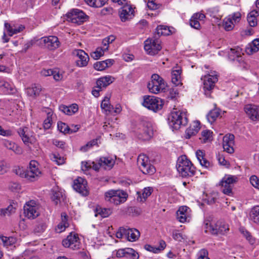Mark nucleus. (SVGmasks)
<instances>
[{"label": "nucleus", "instance_id": "f257e3e1", "mask_svg": "<svg viewBox=\"0 0 259 259\" xmlns=\"http://www.w3.org/2000/svg\"><path fill=\"white\" fill-rule=\"evenodd\" d=\"M176 168L182 177H191L195 174V167L186 155H182L179 157Z\"/></svg>", "mask_w": 259, "mask_h": 259}, {"label": "nucleus", "instance_id": "f03ea898", "mask_svg": "<svg viewBox=\"0 0 259 259\" xmlns=\"http://www.w3.org/2000/svg\"><path fill=\"white\" fill-rule=\"evenodd\" d=\"M169 125L174 130H178L188 123L186 112L182 111H173L168 117Z\"/></svg>", "mask_w": 259, "mask_h": 259}, {"label": "nucleus", "instance_id": "7ed1b4c3", "mask_svg": "<svg viewBox=\"0 0 259 259\" xmlns=\"http://www.w3.org/2000/svg\"><path fill=\"white\" fill-rule=\"evenodd\" d=\"M104 197L106 201L118 205L126 201L128 195L122 190H110L105 193Z\"/></svg>", "mask_w": 259, "mask_h": 259}, {"label": "nucleus", "instance_id": "20e7f679", "mask_svg": "<svg viewBox=\"0 0 259 259\" xmlns=\"http://www.w3.org/2000/svg\"><path fill=\"white\" fill-rule=\"evenodd\" d=\"M166 87L163 78L157 74L151 76V80L148 83L147 87L149 91L153 94H158L164 91Z\"/></svg>", "mask_w": 259, "mask_h": 259}, {"label": "nucleus", "instance_id": "39448f33", "mask_svg": "<svg viewBox=\"0 0 259 259\" xmlns=\"http://www.w3.org/2000/svg\"><path fill=\"white\" fill-rule=\"evenodd\" d=\"M143 105L156 112L162 109L163 101L159 98L153 96H147L144 97Z\"/></svg>", "mask_w": 259, "mask_h": 259}, {"label": "nucleus", "instance_id": "423d86ee", "mask_svg": "<svg viewBox=\"0 0 259 259\" xmlns=\"http://www.w3.org/2000/svg\"><path fill=\"white\" fill-rule=\"evenodd\" d=\"M218 76L215 71H211L201 77V79L203 81V89L206 95L209 96L210 91L214 88L215 83L218 80Z\"/></svg>", "mask_w": 259, "mask_h": 259}, {"label": "nucleus", "instance_id": "0eeeda50", "mask_svg": "<svg viewBox=\"0 0 259 259\" xmlns=\"http://www.w3.org/2000/svg\"><path fill=\"white\" fill-rule=\"evenodd\" d=\"M205 226L206 229L205 232H209L214 235L225 234L229 230L228 225L222 221H217L214 224L207 222L205 223Z\"/></svg>", "mask_w": 259, "mask_h": 259}, {"label": "nucleus", "instance_id": "6e6552de", "mask_svg": "<svg viewBox=\"0 0 259 259\" xmlns=\"http://www.w3.org/2000/svg\"><path fill=\"white\" fill-rule=\"evenodd\" d=\"M144 49L150 55L157 54L161 49L160 41L154 35L152 38H149L144 42Z\"/></svg>", "mask_w": 259, "mask_h": 259}, {"label": "nucleus", "instance_id": "1a4fd4ad", "mask_svg": "<svg viewBox=\"0 0 259 259\" xmlns=\"http://www.w3.org/2000/svg\"><path fill=\"white\" fill-rule=\"evenodd\" d=\"M137 164L141 171L144 174L152 175L155 171V168L149 160L148 157L145 154H140L137 158Z\"/></svg>", "mask_w": 259, "mask_h": 259}, {"label": "nucleus", "instance_id": "9d476101", "mask_svg": "<svg viewBox=\"0 0 259 259\" xmlns=\"http://www.w3.org/2000/svg\"><path fill=\"white\" fill-rule=\"evenodd\" d=\"M236 181L237 177L235 176H225L220 182L222 192L229 196L232 195L233 185Z\"/></svg>", "mask_w": 259, "mask_h": 259}, {"label": "nucleus", "instance_id": "9b49d317", "mask_svg": "<svg viewBox=\"0 0 259 259\" xmlns=\"http://www.w3.org/2000/svg\"><path fill=\"white\" fill-rule=\"evenodd\" d=\"M24 213L29 219H34L39 215V206L35 201L31 200L24 206Z\"/></svg>", "mask_w": 259, "mask_h": 259}, {"label": "nucleus", "instance_id": "f8f14e48", "mask_svg": "<svg viewBox=\"0 0 259 259\" xmlns=\"http://www.w3.org/2000/svg\"><path fill=\"white\" fill-rule=\"evenodd\" d=\"M153 131L151 122L147 121H141L139 131V138L143 140H148L153 136Z\"/></svg>", "mask_w": 259, "mask_h": 259}, {"label": "nucleus", "instance_id": "ddd939ff", "mask_svg": "<svg viewBox=\"0 0 259 259\" xmlns=\"http://www.w3.org/2000/svg\"><path fill=\"white\" fill-rule=\"evenodd\" d=\"M67 17L68 20L72 23L80 25L85 21L87 15L81 10L72 9L67 13Z\"/></svg>", "mask_w": 259, "mask_h": 259}, {"label": "nucleus", "instance_id": "4468645a", "mask_svg": "<svg viewBox=\"0 0 259 259\" xmlns=\"http://www.w3.org/2000/svg\"><path fill=\"white\" fill-rule=\"evenodd\" d=\"M16 174L20 175L21 177L26 179L30 182H34L38 180L41 176V172L40 170H34L28 169L23 170L21 168L16 169Z\"/></svg>", "mask_w": 259, "mask_h": 259}, {"label": "nucleus", "instance_id": "2eb2a0df", "mask_svg": "<svg viewBox=\"0 0 259 259\" xmlns=\"http://www.w3.org/2000/svg\"><path fill=\"white\" fill-rule=\"evenodd\" d=\"M41 41L45 44L46 48L49 50H55L58 48L60 42L58 38L54 35L42 37L40 39Z\"/></svg>", "mask_w": 259, "mask_h": 259}, {"label": "nucleus", "instance_id": "dca6fc26", "mask_svg": "<svg viewBox=\"0 0 259 259\" xmlns=\"http://www.w3.org/2000/svg\"><path fill=\"white\" fill-rule=\"evenodd\" d=\"M62 245L65 247H69L73 250L78 249L80 242L77 235L70 233L62 241Z\"/></svg>", "mask_w": 259, "mask_h": 259}, {"label": "nucleus", "instance_id": "f3484780", "mask_svg": "<svg viewBox=\"0 0 259 259\" xmlns=\"http://www.w3.org/2000/svg\"><path fill=\"white\" fill-rule=\"evenodd\" d=\"M73 55L77 58L76 60V65L79 67H83L87 66L89 57L88 55L82 50H75L73 51Z\"/></svg>", "mask_w": 259, "mask_h": 259}, {"label": "nucleus", "instance_id": "a211bd4d", "mask_svg": "<svg viewBox=\"0 0 259 259\" xmlns=\"http://www.w3.org/2000/svg\"><path fill=\"white\" fill-rule=\"evenodd\" d=\"M73 188L82 196H86L89 194V191L87 189V182L81 178L74 180Z\"/></svg>", "mask_w": 259, "mask_h": 259}, {"label": "nucleus", "instance_id": "6ab92c4d", "mask_svg": "<svg viewBox=\"0 0 259 259\" xmlns=\"http://www.w3.org/2000/svg\"><path fill=\"white\" fill-rule=\"evenodd\" d=\"M119 17L122 22L132 19L134 16V10L131 5H125L119 10Z\"/></svg>", "mask_w": 259, "mask_h": 259}, {"label": "nucleus", "instance_id": "aec40b11", "mask_svg": "<svg viewBox=\"0 0 259 259\" xmlns=\"http://www.w3.org/2000/svg\"><path fill=\"white\" fill-rule=\"evenodd\" d=\"M0 91L6 95L14 94L16 92L12 82H9L2 78H0Z\"/></svg>", "mask_w": 259, "mask_h": 259}, {"label": "nucleus", "instance_id": "412c9836", "mask_svg": "<svg viewBox=\"0 0 259 259\" xmlns=\"http://www.w3.org/2000/svg\"><path fill=\"white\" fill-rule=\"evenodd\" d=\"M244 111L252 120H259V106L247 105L244 107Z\"/></svg>", "mask_w": 259, "mask_h": 259}, {"label": "nucleus", "instance_id": "4be33fe9", "mask_svg": "<svg viewBox=\"0 0 259 259\" xmlns=\"http://www.w3.org/2000/svg\"><path fill=\"white\" fill-rule=\"evenodd\" d=\"M189 209V208L186 206L180 207L176 213L177 218L180 222L185 223L190 218Z\"/></svg>", "mask_w": 259, "mask_h": 259}, {"label": "nucleus", "instance_id": "5701e85b", "mask_svg": "<svg viewBox=\"0 0 259 259\" xmlns=\"http://www.w3.org/2000/svg\"><path fill=\"white\" fill-rule=\"evenodd\" d=\"M17 132L25 145H28L30 143H32L33 137L32 136L29 135L27 127H20L18 130Z\"/></svg>", "mask_w": 259, "mask_h": 259}, {"label": "nucleus", "instance_id": "b1692460", "mask_svg": "<svg viewBox=\"0 0 259 259\" xmlns=\"http://www.w3.org/2000/svg\"><path fill=\"white\" fill-rule=\"evenodd\" d=\"M115 80V78L110 75H106L99 78L97 81V88H106Z\"/></svg>", "mask_w": 259, "mask_h": 259}, {"label": "nucleus", "instance_id": "393cba45", "mask_svg": "<svg viewBox=\"0 0 259 259\" xmlns=\"http://www.w3.org/2000/svg\"><path fill=\"white\" fill-rule=\"evenodd\" d=\"M196 155L202 166L206 168H208L212 166V164L205 158V154L202 151L200 150H197L196 152Z\"/></svg>", "mask_w": 259, "mask_h": 259}, {"label": "nucleus", "instance_id": "a878e982", "mask_svg": "<svg viewBox=\"0 0 259 259\" xmlns=\"http://www.w3.org/2000/svg\"><path fill=\"white\" fill-rule=\"evenodd\" d=\"M114 163V160L110 157H102L99 159V165L105 169H110Z\"/></svg>", "mask_w": 259, "mask_h": 259}, {"label": "nucleus", "instance_id": "bb28decb", "mask_svg": "<svg viewBox=\"0 0 259 259\" xmlns=\"http://www.w3.org/2000/svg\"><path fill=\"white\" fill-rule=\"evenodd\" d=\"M114 62L113 59H107L105 61H99L94 64V68L99 71H102L112 65Z\"/></svg>", "mask_w": 259, "mask_h": 259}, {"label": "nucleus", "instance_id": "cd10ccee", "mask_svg": "<svg viewBox=\"0 0 259 259\" xmlns=\"http://www.w3.org/2000/svg\"><path fill=\"white\" fill-rule=\"evenodd\" d=\"M126 237L131 242L136 241L140 237V232L136 229H131L126 227Z\"/></svg>", "mask_w": 259, "mask_h": 259}, {"label": "nucleus", "instance_id": "c85d7f7f", "mask_svg": "<svg viewBox=\"0 0 259 259\" xmlns=\"http://www.w3.org/2000/svg\"><path fill=\"white\" fill-rule=\"evenodd\" d=\"M200 122L195 121L192 125H191L186 131V138L190 139L191 136L195 135L200 130Z\"/></svg>", "mask_w": 259, "mask_h": 259}, {"label": "nucleus", "instance_id": "c756f323", "mask_svg": "<svg viewBox=\"0 0 259 259\" xmlns=\"http://www.w3.org/2000/svg\"><path fill=\"white\" fill-rule=\"evenodd\" d=\"M41 91V87L39 84H34L26 89L27 95L33 98L38 96Z\"/></svg>", "mask_w": 259, "mask_h": 259}, {"label": "nucleus", "instance_id": "7c9ffc66", "mask_svg": "<svg viewBox=\"0 0 259 259\" xmlns=\"http://www.w3.org/2000/svg\"><path fill=\"white\" fill-rule=\"evenodd\" d=\"M60 110L67 115H71L78 111V105L73 104L70 106L62 105L59 108Z\"/></svg>", "mask_w": 259, "mask_h": 259}, {"label": "nucleus", "instance_id": "2f4dec72", "mask_svg": "<svg viewBox=\"0 0 259 259\" xmlns=\"http://www.w3.org/2000/svg\"><path fill=\"white\" fill-rule=\"evenodd\" d=\"M62 221L60 222L56 228V231L58 233H61L64 231L65 229L69 226L68 223L67 222V215L66 213H61Z\"/></svg>", "mask_w": 259, "mask_h": 259}, {"label": "nucleus", "instance_id": "473e14b6", "mask_svg": "<svg viewBox=\"0 0 259 259\" xmlns=\"http://www.w3.org/2000/svg\"><path fill=\"white\" fill-rule=\"evenodd\" d=\"M52 199L54 202V203L57 205L58 203L60 202L62 200H63V193L59 190L58 187H54L52 189Z\"/></svg>", "mask_w": 259, "mask_h": 259}, {"label": "nucleus", "instance_id": "72a5a7b5", "mask_svg": "<svg viewBox=\"0 0 259 259\" xmlns=\"http://www.w3.org/2000/svg\"><path fill=\"white\" fill-rule=\"evenodd\" d=\"M249 219L255 224L259 225V205L255 206L251 208L249 212Z\"/></svg>", "mask_w": 259, "mask_h": 259}, {"label": "nucleus", "instance_id": "f704fd0d", "mask_svg": "<svg viewBox=\"0 0 259 259\" xmlns=\"http://www.w3.org/2000/svg\"><path fill=\"white\" fill-rule=\"evenodd\" d=\"M181 73V69L174 70L171 72V82L176 86L182 85Z\"/></svg>", "mask_w": 259, "mask_h": 259}, {"label": "nucleus", "instance_id": "c9c22d12", "mask_svg": "<svg viewBox=\"0 0 259 259\" xmlns=\"http://www.w3.org/2000/svg\"><path fill=\"white\" fill-rule=\"evenodd\" d=\"M153 192V188L152 187H147L143 189L142 194L140 192H138V197L137 198L138 200L141 202H144L146 201L148 197H149Z\"/></svg>", "mask_w": 259, "mask_h": 259}, {"label": "nucleus", "instance_id": "e433bc0d", "mask_svg": "<svg viewBox=\"0 0 259 259\" xmlns=\"http://www.w3.org/2000/svg\"><path fill=\"white\" fill-rule=\"evenodd\" d=\"M171 33V31L169 28L166 26L159 25L156 28V33L154 35H156L158 38L160 35H168Z\"/></svg>", "mask_w": 259, "mask_h": 259}, {"label": "nucleus", "instance_id": "4c0bfd02", "mask_svg": "<svg viewBox=\"0 0 259 259\" xmlns=\"http://www.w3.org/2000/svg\"><path fill=\"white\" fill-rule=\"evenodd\" d=\"M257 12L255 10L250 12L247 16V21L251 27H254L257 25Z\"/></svg>", "mask_w": 259, "mask_h": 259}, {"label": "nucleus", "instance_id": "58836bf2", "mask_svg": "<svg viewBox=\"0 0 259 259\" xmlns=\"http://www.w3.org/2000/svg\"><path fill=\"white\" fill-rule=\"evenodd\" d=\"M220 115V110L219 109H214L211 110L207 116L208 121L212 123Z\"/></svg>", "mask_w": 259, "mask_h": 259}, {"label": "nucleus", "instance_id": "ea45409f", "mask_svg": "<svg viewBox=\"0 0 259 259\" xmlns=\"http://www.w3.org/2000/svg\"><path fill=\"white\" fill-rule=\"evenodd\" d=\"M101 107L102 109L104 110L106 112H109L110 113L112 112L113 107L109 103V98L105 97L104 100L102 101Z\"/></svg>", "mask_w": 259, "mask_h": 259}, {"label": "nucleus", "instance_id": "a19ab883", "mask_svg": "<svg viewBox=\"0 0 259 259\" xmlns=\"http://www.w3.org/2000/svg\"><path fill=\"white\" fill-rule=\"evenodd\" d=\"M0 239L2 241L4 246H10L14 244L16 242V239L13 237H6L0 234Z\"/></svg>", "mask_w": 259, "mask_h": 259}, {"label": "nucleus", "instance_id": "79ce46f5", "mask_svg": "<svg viewBox=\"0 0 259 259\" xmlns=\"http://www.w3.org/2000/svg\"><path fill=\"white\" fill-rule=\"evenodd\" d=\"M96 217H97L98 215H100L102 218L108 217L109 215L111 214L112 212L111 209L109 208H102L100 207L96 208Z\"/></svg>", "mask_w": 259, "mask_h": 259}, {"label": "nucleus", "instance_id": "37998d69", "mask_svg": "<svg viewBox=\"0 0 259 259\" xmlns=\"http://www.w3.org/2000/svg\"><path fill=\"white\" fill-rule=\"evenodd\" d=\"M212 132L209 130H204L201 132V137L200 139L203 143H206L212 140Z\"/></svg>", "mask_w": 259, "mask_h": 259}, {"label": "nucleus", "instance_id": "c03bdc74", "mask_svg": "<svg viewBox=\"0 0 259 259\" xmlns=\"http://www.w3.org/2000/svg\"><path fill=\"white\" fill-rule=\"evenodd\" d=\"M223 26L226 31H230L233 29L234 27V24L231 21L230 18H225L223 22Z\"/></svg>", "mask_w": 259, "mask_h": 259}, {"label": "nucleus", "instance_id": "a18cd8bd", "mask_svg": "<svg viewBox=\"0 0 259 259\" xmlns=\"http://www.w3.org/2000/svg\"><path fill=\"white\" fill-rule=\"evenodd\" d=\"M105 51L102 48H98L96 49V51L92 53H91V57L95 59L98 60L100 58V57L102 56L104 54Z\"/></svg>", "mask_w": 259, "mask_h": 259}, {"label": "nucleus", "instance_id": "49530a36", "mask_svg": "<svg viewBox=\"0 0 259 259\" xmlns=\"http://www.w3.org/2000/svg\"><path fill=\"white\" fill-rule=\"evenodd\" d=\"M58 128L60 132L65 134L69 133L70 130V128L68 125L62 121L58 122Z\"/></svg>", "mask_w": 259, "mask_h": 259}, {"label": "nucleus", "instance_id": "de8ad7c7", "mask_svg": "<svg viewBox=\"0 0 259 259\" xmlns=\"http://www.w3.org/2000/svg\"><path fill=\"white\" fill-rule=\"evenodd\" d=\"M223 145H230L231 144H234V136L232 134L226 135L223 137Z\"/></svg>", "mask_w": 259, "mask_h": 259}, {"label": "nucleus", "instance_id": "09e8293b", "mask_svg": "<svg viewBox=\"0 0 259 259\" xmlns=\"http://www.w3.org/2000/svg\"><path fill=\"white\" fill-rule=\"evenodd\" d=\"M259 50V38L254 39L250 47V52L251 53L257 52Z\"/></svg>", "mask_w": 259, "mask_h": 259}, {"label": "nucleus", "instance_id": "8fccbe9b", "mask_svg": "<svg viewBox=\"0 0 259 259\" xmlns=\"http://www.w3.org/2000/svg\"><path fill=\"white\" fill-rule=\"evenodd\" d=\"M126 257H131L132 259H138L139 255L135 250L131 248H127Z\"/></svg>", "mask_w": 259, "mask_h": 259}, {"label": "nucleus", "instance_id": "3c124183", "mask_svg": "<svg viewBox=\"0 0 259 259\" xmlns=\"http://www.w3.org/2000/svg\"><path fill=\"white\" fill-rule=\"evenodd\" d=\"M52 113L49 112L47 115V118L44 120V127L45 129H49L51 126L52 123Z\"/></svg>", "mask_w": 259, "mask_h": 259}, {"label": "nucleus", "instance_id": "603ef678", "mask_svg": "<svg viewBox=\"0 0 259 259\" xmlns=\"http://www.w3.org/2000/svg\"><path fill=\"white\" fill-rule=\"evenodd\" d=\"M51 159L56 162L58 165H61L65 162V159L64 157H61L58 155L53 154L52 155Z\"/></svg>", "mask_w": 259, "mask_h": 259}, {"label": "nucleus", "instance_id": "864d4df0", "mask_svg": "<svg viewBox=\"0 0 259 259\" xmlns=\"http://www.w3.org/2000/svg\"><path fill=\"white\" fill-rule=\"evenodd\" d=\"M190 26L196 29H199L200 28V24L198 19H193V15L191 17L190 20Z\"/></svg>", "mask_w": 259, "mask_h": 259}, {"label": "nucleus", "instance_id": "5fc2aeb1", "mask_svg": "<svg viewBox=\"0 0 259 259\" xmlns=\"http://www.w3.org/2000/svg\"><path fill=\"white\" fill-rule=\"evenodd\" d=\"M208 255V251L205 249H202L198 253V259H209Z\"/></svg>", "mask_w": 259, "mask_h": 259}, {"label": "nucleus", "instance_id": "6e6d98bb", "mask_svg": "<svg viewBox=\"0 0 259 259\" xmlns=\"http://www.w3.org/2000/svg\"><path fill=\"white\" fill-rule=\"evenodd\" d=\"M227 18H230L234 23L238 22L241 19V14L239 12L234 13L233 15H229Z\"/></svg>", "mask_w": 259, "mask_h": 259}, {"label": "nucleus", "instance_id": "4d7b16f0", "mask_svg": "<svg viewBox=\"0 0 259 259\" xmlns=\"http://www.w3.org/2000/svg\"><path fill=\"white\" fill-rule=\"evenodd\" d=\"M126 227H120L118 231L116 233V236L118 238H122L124 236L126 237Z\"/></svg>", "mask_w": 259, "mask_h": 259}, {"label": "nucleus", "instance_id": "13d9d810", "mask_svg": "<svg viewBox=\"0 0 259 259\" xmlns=\"http://www.w3.org/2000/svg\"><path fill=\"white\" fill-rule=\"evenodd\" d=\"M46 228V225L44 223H41L37 224L34 229V231L36 233H41L44 232Z\"/></svg>", "mask_w": 259, "mask_h": 259}, {"label": "nucleus", "instance_id": "bf43d9fd", "mask_svg": "<svg viewBox=\"0 0 259 259\" xmlns=\"http://www.w3.org/2000/svg\"><path fill=\"white\" fill-rule=\"evenodd\" d=\"M251 185L255 188L259 189V178L255 176H252L250 178Z\"/></svg>", "mask_w": 259, "mask_h": 259}, {"label": "nucleus", "instance_id": "052dcab7", "mask_svg": "<svg viewBox=\"0 0 259 259\" xmlns=\"http://www.w3.org/2000/svg\"><path fill=\"white\" fill-rule=\"evenodd\" d=\"M242 233L243 234L244 236L245 237L246 239L248 241V242H249L250 244H253L255 243L254 239L251 236V235L249 232L245 230V231H242Z\"/></svg>", "mask_w": 259, "mask_h": 259}, {"label": "nucleus", "instance_id": "680f3d73", "mask_svg": "<svg viewBox=\"0 0 259 259\" xmlns=\"http://www.w3.org/2000/svg\"><path fill=\"white\" fill-rule=\"evenodd\" d=\"M234 144H231L230 145H223V148L224 151L227 152L228 153L232 154L234 153V149L233 148V146Z\"/></svg>", "mask_w": 259, "mask_h": 259}, {"label": "nucleus", "instance_id": "e2e57ef3", "mask_svg": "<svg viewBox=\"0 0 259 259\" xmlns=\"http://www.w3.org/2000/svg\"><path fill=\"white\" fill-rule=\"evenodd\" d=\"M127 248L119 249L116 251V256L117 257H126Z\"/></svg>", "mask_w": 259, "mask_h": 259}, {"label": "nucleus", "instance_id": "0e129e2a", "mask_svg": "<svg viewBox=\"0 0 259 259\" xmlns=\"http://www.w3.org/2000/svg\"><path fill=\"white\" fill-rule=\"evenodd\" d=\"M172 237L175 240L178 241H181L183 239L182 234L177 231H173Z\"/></svg>", "mask_w": 259, "mask_h": 259}, {"label": "nucleus", "instance_id": "69168bd1", "mask_svg": "<svg viewBox=\"0 0 259 259\" xmlns=\"http://www.w3.org/2000/svg\"><path fill=\"white\" fill-rule=\"evenodd\" d=\"M53 143L56 147L61 149H64L65 145V143L63 141H60L58 140H53Z\"/></svg>", "mask_w": 259, "mask_h": 259}, {"label": "nucleus", "instance_id": "338daca9", "mask_svg": "<svg viewBox=\"0 0 259 259\" xmlns=\"http://www.w3.org/2000/svg\"><path fill=\"white\" fill-rule=\"evenodd\" d=\"M217 200V195L213 194L210 196H208L207 198L206 199L207 202L208 204H212L214 203Z\"/></svg>", "mask_w": 259, "mask_h": 259}, {"label": "nucleus", "instance_id": "774afa93", "mask_svg": "<svg viewBox=\"0 0 259 259\" xmlns=\"http://www.w3.org/2000/svg\"><path fill=\"white\" fill-rule=\"evenodd\" d=\"M147 6L151 10H156L158 8V5L154 3V0H149Z\"/></svg>", "mask_w": 259, "mask_h": 259}]
</instances>
